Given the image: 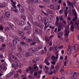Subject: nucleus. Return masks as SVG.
<instances>
[{"label":"nucleus","instance_id":"c756f323","mask_svg":"<svg viewBox=\"0 0 79 79\" xmlns=\"http://www.w3.org/2000/svg\"><path fill=\"white\" fill-rule=\"evenodd\" d=\"M71 50L72 53H74V52H75V49L74 48H71Z\"/></svg>","mask_w":79,"mask_h":79},{"label":"nucleus","instance_id":"f03ea898","mask_svg":"<svg viewBox=\"0 0 79 79\" xmlns=\"http://www.w3.org/2000/svg\"><path fill=\"white\" fill-rule=\"evenodd\" d=\"M18 35L20 36H22L21 37V39L22 40H27V38L26 37H24V33L23 31H19L18 33Z\"/></svg>","mask_w":79,"mask_h":79},{"label":"nucleus","instance_id":"f3484780","mask_svg":"<svg viewBox=\"0 0 79 79\" xmlns=\"http://www.w3.org/2000/svg\"><path fill=\"white\" fill-rule=\"evenodd\" d=\"M63 34V33L62 32H60L59 33H58V37L59 38H61V37H62V35Z\"/></svg>","mask_w":79,"mask_h":79},{"label":"nucleus","instance_id":"a211bd4d","mask_svg":"<svg viewBox=\"0 0 79 79\" xmlns=\"http://www.w3.org/2000/svg\"><path fill=\"white\" fill-rule=\"evenodd\" d=\"M19 10L21 13H23V12H24V10L23 9V8L22 6L19 7Z\"/></svg>","mask_w":79,"mask_h":79},{"label":"nucleus","instance_id":"c9c22d12","mask_svg":"<svg viewBox=\"0 0 79 79\" xmlns=\"http://www.w3.org/2000/svg\"><path fill=\"white\" fill-rule=\"evenodd\" d=\"M38 19L39 21H42V17L40 15L38 16Z\"/></svg>","mask_w":79,"mask_h":79},{"label":"nucleus","instance_id":"774afa93","mask_svg":"<svg viewBox=\"0 0 79 79\" xmlns=\"http://www.w3.org/2000/svg\"><path fill=\"white\" fill-rule=\"evenodd\" d=\"M67 20H71V17H67Z\"/></svg>","mask_w":79,"mask_h":79},{"label":"nucleus","instance_id":"603ef678","mask_svg":"<svg viewBox=\"0 0 79 79\" xmlns=\"http://www.w3.org/2000/svg\"><path fill=\"white\" fill-rule=\"evenodd\" d=\"M20 44H22V45H26V44L25 42L23 41L21 42Z\"/></svg>","mask_w":79,"mask_h":79},{"label":"nucleus","instance_id":"393cba45","mask_svg":"<svg viewBox=\"0 0 79 79\" xmlns=\"http://www.w3.org/2000/svg\"><path fill=\"white\" fill-rule=\"evenodd\" d=\"M50 59V57H47L46 60H45V63H47V61H48Z\"/></svg>","mask_w":79,"mask_h":79},{"label":"nucleus","instance_id":"412c9836","mask_svg":"<svg viewBox=\"0 0 79 79\" xmlns=\"http://www.w3.org/2000/svg\"><path fill=\"white\" fill-rule=\"evenodd\" d=\"M47 11L48 12V13H50V14H52V15H53L54 14L53 11L50 10L49 9H48Z\"/></svg>","mask_w":79,"mask_h":79},{"label":"nucleus","instance_id":"ea45409f","mask_svg":"<svg viewBox=\"0 0 79 79\" xmlns=\"http://www.w3.org/2000/svg\"><path fill=\"white\" fill-rule=\"evenodd\" d=\"M44 2L46 3H50V0H43Z\"/></svg>","mask_w":79,"mask_h":79},{"label":"nucleus","instance_id":"f704fd0d","mask_svg":"<svg viewBox=\"0 0 79 79\" xmlns=\"http://www.w3.org/2000/svg\"><path fill=\"white\" fill-rule=\"evenodd\" d=\"M5 5L3 4H0V8H5Z\"/></svg>","mask_w":79,"mask_h":79},{"label":"nucleus","instance_id":"37998d69","mask_svg":"<svg viewBox=\"0 0 79 79\" xmlns=\"http://www.w3.org/2000/svg\"><path fill=\"white\" fill-rule=\"evenodd\" d=\"M42 46H39L38 47V50H40V49H42Z\"/></svg>","mask_w":79,"mask_h":79},{"label":"nucleus","instance_id":"6e6552de","mask_svg":"<svg viewBox=\"0 0 79 79\" xmlns=\"http://www.w3.org/2000/svg\"><path fill=\"white\" fill-rule=\"evenodd\" d=\"M65 38H68V35H69V31L65 30Z\"/></svg>","mask_w":79,"mask_h":79},{"label":"nucleus","instance_id":"69168bd1","mask_svg":"<svg viewBox=\"0 0 79 79\" xmlns=\"http://www.w3.org/2000/svg\"><path fill=\"white\" fill-rule=\"evenodd\" d=\"M49 27L51 29H55L54 27H52V26H49Z\"/></svg>","mask_w":79,"mask_h":79},{"label":"nucleus","instance_id":"7c9ffc66","mask_svg":"<svg viewBox=\"0 0 79 79\" xmlns=\"http://www.w3.org/2000/svg\"><path fill=\"white\" fill-rule=\"evenodd\" d=\"M18 48L19 49V51L20 52H21L22 51H23V50L22 49V48L21 47V46H18Z\"/></svg>","mask_w":79,"mask_h":79},{"label":"nucleus","instance_id":"f257e3e1","mask_svg":"<svg viewBox=\"0 0 79 79\" xmlns=\"http://www.w3.org/2000/svg\"><path fill=\"white\" fill-rule=\"evenodd\" d=\"M33 31L36 34H39L40 35H42V32L41 30L38 28H34L33 29Z\"/></svg>","mask_w":79,"mask_h":79},{"label":"nucleus","instance_id":"49530a36","mask_svg":"<svg viewBox=\"0 0 79 79\" xmlns=\"http://www.w3.org/2000/svg\"><path fill=\"white\" fill-rule=\"evenodd\" d=\"M30 10L31 12H34V9L32 7H30Z\"/></svg>","mask_w":79,"mask_h":79},{"label":"nucleus","instance_id":"052dcab7","mask_svg":"<svg viewBox=\"0 0 79 79\" xmlns=\"http://www.w3.org/2000/svg\"><path fill=\"white\" fill-rule=\"evenodd\" d=\"M15 61H16L17 62H18L19 61L18 60V58H17V57H15Z\"/></svg>","mask_w":79,"mask_h":79},{"label":"nucleus","instance_id":"e2e57ef3","mask_svg":"<svg viewBox=\"0 0 79 79\" xmlns=\"http://www.w3.org/2000/svg\"><path fill=\"white\" fill-rule=\"evenodd\" d=\"M44 23H46V21H47V18L45 17L44 18Z\"/></svg>","mask_w":79,"mask_h":79},{"label":"nucleus","instance_id":"e433bc0d","mask_svg":"<svg viewBox=\"0 0 79 79\" xmlns=\"http://www.w3.org/2000/svg\"><path fill=\"white\" fill-rule=\"evenodd\" d=\"M49 7L51 8V9H52V10H54L55 9V8H54V6L53 5H51L49 6Z\"/></svg>","mask_w":79,"mask_h":79},{"label":"nucleus","instance_id":"58836bf2","mask_svg":"<svg viewBox=\"0 0 79 79\" xmlns=\"http://www.w3.org/2000/svg\"><path fill=\"white\" fill-rule=\"evenodd\" d=\"M16 56H18V57H19V58H21V57H22V56L21 55L17 53L16 54Z\"/></svg>","mask_w":79,"mask_h":79},{"label":"nucleus","instance_id":"6e6d98bb","mask_svg":"<svg viewBox=\"0 0 79 79\" xmlns=\"http://www.w3.org/2000/svg\"><path fill=\"white\" fill-rule=\"evenodd\" d=\"M41 54L44 55V54H45V51L44 50H42L41 52Z\"/></svg>","mask_w":79,"mask_h":79},{"label":"nucleus","instance_id":"a19ab883","mask_svg":"<svg viewBox=\"0 0 79 79\" xmlns=\"http://www.w3.org/2000/svg\"><path fill=\"white\" fill-rule=\"evenodd\" d=\"M13 19H14V20L15 21V22H18V21H19L18 19L17 18H13Z\"/></svg>","mask_w":79,"mask_h":79},{"label":"nucleus","instance_id":"4d7b16f0","mask_svg":"<svg viewBox=\"0 0 79 79\" xmlns=\"http://www.w3.org/2000/svg\"><path fill=\"white\" fill-rule=\"evenodd\" d=\"M18 74H16L14 75V77H18L19 76Z\"/></svg>","mask_w":79,"mask_h":79},{"label":"nucleus","instance_id":"ddd939ff","mask_svg":"<svg viewBox=\"0 0 79 79\" xmlns=\"http://www.w3.org/2000/svg\"><path fill=\"white\" fill-rule=\"evenodd\" d=\"M7 68L5 66H3L2 68L1 69V71L2 73H3L5 70H6Z\"/></svg>","mask_w":79,"mask_h":79},{"label":"nucleus","instance_id":"5701e85b","mask_svg":"<svg viewBox=\"0 0 79 79\" xmlns=\"http://www.w3.org/2000/svg\"><path fill=\"white\" fill-rule=\"evenodd\" d=\"M27 40L28 42H29V43H30V44H31V43H32V42H33V40H32V39H28Z\"/></svg>","mask_w":79,"mask_h":79},{"label":"nucleus","instance_id":"4be33fe9","mask_svg":"<svg viewBox=\"0 0 79 79\" xmlns=\"http://www.w3.org/2000/svg\"><path fill=\"white\" fill-rule=\"evenodd\" d=\"M12 42L13 43L14 45H16L17 43H18V42H17V41H16V40L15 39L13 40Z\"/></svg>","mask_w":79,"mask_h":79},{"label":"nucleus","instance_id":"864d4df0","mask_svg":"<svg viewBox=\"0 0 79 79\" xmlns=\"http://www.w3.org/2000/svg\"><path fill=\"white\" fill-rule=\"evenodd\" d=\"M58 25H59V28L61 29V28H62V25L61 24H60V23H59Z\"/></svg>","mask_w":79,"mask_h":79},{"label":"nucleus","instance_id":"9b49d317","mask_svg":"<svg viewBox=\"0 0 79 79\" xmlns=\"http://www.w3.org/2000/svg\"><path fill=\"white\" fill-rule=\"evenodd\" d=\"M60 19H59V18L58 17V16L56 17V26H58V25H59V20Z\"/></svg>","mask_w":79,"mask_h":79},{"label":"nucleus","instance_id":"b1692460","mask_svg":"<svg viewBox=\"0 0 79 79\" xmlns=\"http://www.w3.org/2000/svg\"><path fill=\"white\" fill-rule=\"evenodd\" d=\"M12 74H11V73H9L7 74L6 76V78H7V79H8V78H10V77L11 76Z\"/></svg>","mask_w":79,"mask_h":79},{"label":"nucleus","instance_id":"5fc2aeb1","mask_svg":"<svg viewBox=\"0 0 79 79\" xmlns=\"http://www.w3.org/2000/svg\"><path fill=\"white\" fill-rule=\"evenodd\" d=\"M19 72L20 74L21 73V69H19L17 71L18 73Z\"/></svg>","mask_w":79,"mask_h":79},{"label":"nucleus","instance_id":"bf43d9fd","mask_svg":"<svg viewBox=\"0 0 79 79\" xmlns=\"http://www.w3.org/2000/svg\"><path fill=\"white\" fill-rule=\"evenodd\" d=\"M63 10H61L59 11V13H60V14H62V13H63Z\"/></svg>","mask_w":79,"mask_h":79},{"label":"nucleus","instance_id":"4c0bfd02","mask_svg":"<svg viewBox=\"0 0 79 79\" xmlns=\"http://www.w3.org/2000/svg\"><path fill=\"white\" fill-rule=\"evenodd\" d=\"M50 71H51L50 72H49L48 73V74H50V75H52L53 74V71H52V69H50Z\"/></svg>","mask_w":79,"mask_h":79},{"label":"nucleus","instance_id":"72a5a7b5","mask_svg":"<svg viewBox=\"0 0 79 79\" xmlns=\"http://www.w3.org/2000/svg\"><path fill=\"white\" fill-rule=\"evenodd\" d=\"M30 53L28 52H27L25 54V56L26 57H27V56H30Z\"/></svg>","mask_w":79,"mask_h":79},{"label":"nucleus","instance_id":"6ab92c4d","mask_svg":"<svg viewBox=\"0 0 79 79\" xmlns=\"http://www.w3.org/2000/svg\"><path fill=\"white\" fill-rule=\"evenodd\" d=\"M73 47L75 50H77L79 48V45L77 44H76L74 45Z\"/></svg>","mask_w":79,"mask_h":79},{"label":"nucleus","instance_id":"f8f14e48","mask_svg":"<svg viewBox=\"0 0 79 79\" xmlns=\"http://www.w3.org/2000/svg\"><path fill=\"white\" fill-rule=\"evenodd\" d=\"M68 7H66V10H64L65 16H66L68 15Z\"/></svg>","mask_w":79,"mask_h":79},{"label":"nucleus","instance_id":"20e7f679","mask_svg":"<svg viewBox=\"0 0 79 79\" xmlns=\"http://www.w3.org/2000/svg\"><path fill=\"white\" fill-rule=\"evenodd\" d=\"M16 3V2H14L12 3V6H13V7H12L11 9H12V11H14L15 13H17L18 12V10L16 9V6L15 5Z\"/></svg>","mask_w":79,"mask_h":79},{"label":"nucleus","instance_id":"473e14b6","mask_svg":"<svg viewBox=\"0 0 79 79\" xmlns=\"http://www.w3.org/2000/svg\"><path fill=\"white\" fill-rule=\"evenodd\" d=\"M31 1L33 3H38L39 1L38 0H31Z\"/></svg>","mask_w":79,"mask_h":79},{"label":"nucleus","instance_id":"aec40b11","mask_svg":"<svg viewBox=\"0 0 79 79\" xmlns=\"http://www.w3.org/2000/svg\"><path fill=\"white\" fill-rule=\"evenodd\" d=\"M36 65H37V64H34V69H33L32 70L33 72H34V71H35V69H36V68H37V66H36Z\"/></svg>","mask_w":79,"mask_h":79},{"label":"nucleus","instance_id":"a18cd8bd","mask_svg":"<svg viewBox=\"0 0 79 79\" xmlns=\"http://www.w3.org/2000/svg\"><path fill=\"white\" fill-rule=\"evenodd\" d=\"M21 17V18H22V19H23V20L24 21H25V20H26V16H24V15L22 16Z\"/></svg>","mask_w":79,"mask_h":79},{"label":"nucleus","instance_id":"39448f33","mask_svg":"<svg viewBox=\"0 0 79 79\" xmlns=\"http://www.w3.org/2000/svg\"><path fill=\"white\" fill-rule=\"evenodd\" d=\"M11 15V13L10 12L7 11L5 13V19H8Z\"/></svg>","mask_w":79,"mask_h":79},{"label":"nucleus","instance_id":"3c124183","mask_svg":"<svg viewBox=\"0 0 79 79\" xmlns=\"http://www.w3.org/2000/svg\"><path fill=\"white\" fill-rule=\"evenodd\" d=\"M67 62H68V60H67V61H65L64 63V65L65 66H67V65L66 64L67 63Z\"/></svg>","mask_w":79,"mask_h":79},{"label":"nucleus","instance_id":"423d86ee","mask_svg":"<svg viewBox=\"0 0 79 79\" xmlns=\"http://www.w3.org/2000/svg\"><path fill=\"white\" fill-rule=\"evenodd\" d=\"M58 54H56V57L54 56H52L51 58V60L53 61H55L56 62V61L58 59Z\"/></svg>","mask_w":79,"mask_h":79},{"label":"nucleus","instance_id":"0eeeda50","mask_svg":"<svg viewBox=\"0 0 79 79\" xmlns=\"http://www.w3.org/2000/svg\"><path fill=\"white\" fill-rule=\"evenodd\" d=\"M61 63L60 62H59L57 63V65L55 67V69L58 70L61 67Z\"/></svg>","mask_w":79,"mask_h":79},{"label":"nucleus","instance_id":"79ce46f5","mask_svg":"<svg viewBox=\"0 0 79 79\" xmlns=\"http://www.w3.org/2000/svg\"><path fill=\"white\" fill-rule=\"evenodd\" d=\"M36 40L37 43H40V40H39V39H38L37 40V39L35 38H34V40Z\"/></svg>","mask_w":79,"mask_h":79},{"label":"nucleus","instance_id":"1a4fd4ad","mask_svg":"<svg viewBox=\"0 0 79 79\" xmlns=\"http://www.w3.org/2000/svg\"><path fill=\"white\" fill-rule=\"evenodd\" d=\"M68 49H67V53L69 55H71L72 53L71 50V46H69L68 47Z\"/></svg>","mask_w":79,"mask_h":79},{"label":"nucleus","instance_id":"dca6fc26","mask_svg":"<svg viewBox=\"0 0 79 79\" xmlns=\"http://www.w3.org/2000/svg\"><path fill=\"white\" fill-rule=\"evenodd\" d=\"M9 25L10 27L12 30H13L15 29V27L13 24L10 23L9 24Z\"/></svg>","mask_w":79,"mask_h":79},{"label":"nucleus","instance_id":"8fccbe9b","mask_svg":"<svg viewBox=\"0 0 79 79\" xmlns=\"http://www.w3.org/2000/svg\"><path fill=\"white\" fill-rule=\"evenodd\" d=\"M27 33L28 35H29L31 34V31L28 30L27 31Z\"/></svg>","mask_w":79,"mask_h":79},{"label":"nucleus","instance_id":"cd10ccee","mask_svg":"<svg viewBox=\"0 0 79 79\" xmlns=\"http://www.w3.org/2000/svg\"><path fill=\"white\" fill-rule=\"evenodd\" d=\"M0 22L1 23H4V20H3V17H2L0 19Z\"/></svg>","mask_w":79,"mask_h":79},{"label":"nucleus","instance_id":"2eb2a0df","mask_svg":"<svg viewBox=\"0 0 79 79\" xmlns=\"http://www.w3.org/2000/svg\"><path fill=\"white\" fill-rule=\"evenodd\" d=\"M24 23L23 21H20L18 23V25H20L21 26H23V25H24Z\"/></svg>","mask_w":79,"mask_h":79},{"label":"nucleus","instance_id":"0e129e2a","mask_svg":"<svg viewBox=\"0 0 79 79\" xmlns=\"http://www.w3.org/2000/svg\"><path fill=\"white\" fill-rule=\"evenodd\" d=\"M63 48V45L58 47V48H59V49H62Z\"/></svg>","mask_w":79,"mask_h":79},{"label":"nucleus","instance_id":"bb28decb","mask_svg":"<svg viewBox=\"0 0 79 79\" xmlns=\"http://www.w3.org/2000/svg\"><path fill=\"white\" fill-rule=\"evenodd\" d=\"M70 28V30L72 31H74V27L73 25L71 26Z\"/></svg>","mask_w":79,"mask_h":79},{"label":"nucleus","instance_id":"09e8293b","mask_svg":"<svg viewBox=\"0 0 79 79\" xmlns=\"http://www.w3.org/2000/svg\"><path fill=\"white\" fill-rule=\"evenodd\" d=\"M68 5H69L70 6H72L73 4L72 3V2H68Z\"/></svg>","mask_w":79,"mask_h":79},{"label":"nucleus","instance_id":"c85d7f7f","mask_svg":"<svg viewBox=\"0 0 79 79\" xmlns=\"http://www.w3.org/2000/svg\"><path fill=\"white\" fill-rule=\"evenodd\" d=\"M37 61V60L36 59H34L32 60V62L33 63H36Z\"/></svg>","mask_w":79,"mask_h":79},{"label":"nucleus","instance_id":"338daca9","mask_svg":"<svg viewBox=\"0 0 79 79\" xmlns=\"http://www.w3.org/2000/svg\"><path fill=\"white\" fill-rule=\"evenodd\" d=\"M60 71L61 73H62L63 72H64V69H63L61 68V69L60 70Z\"/></svg>","mask_w":79,"mask_h":79},{"label":"nucleus","instance_id":"a878e982","mask_svg":"<svg viewBox=\"0 0 79 79\" xmlns=\"http://www.w3.org/2000/svg\"><path fill=\"white\" fill-rule=\"evenodd\" d=\"M27 2L30 5H33V3L31 2V1L30 0H27Z\"/></svg>","mask_w":79,"mask_h":79},{"label":"nucleus","instance_id":"2f4dec72","mask_svg":"<svg viewBox=\"0 0 79 79\" xmlns=\"http://www.w3.org/2000/svg\"><path fill=\"white\" fill-rule=\"evenodd\" d=\"M28 19L31 21H33V19L31 15H30L29 17H28Z\"/></svg>","mask_w":79,"mask_h":79},{"label":"nucleus","instance_id":"680f3d73","mask_svg":"<svg viewBox=\"0 0 79 79\" xmlns=\"http://www.w3.org/2000/svg\"><path fill=\"white\" fill-rule=\"evenodd\" d=\"M3 27L2 26H0V30L1 31H3Z\"/></svg>","mask_w":79,"mask_h":79},{"label":"nucleus","instance_id":"4468645a","mask_svg":"<svg viewBox=\"0 0 79 79\" xmlns=\"http://www.w3.org/2000/svg\"><path fill=\"white\" fill-rule=\"evenodd\" d=\"M9 56H10V60L11 61H13V60H14V59H15V56H14L13 55L10 54Z\"/></svg>","mask_w":79,"mask_h":79},{"label":"nucleus","instance_id":"7ed1b4c3","mask_svg":"<svg viewBox=\"0 0 79 79\" xmlns=\"http://www.w3.org/2000/svg\"><path fill=\"white\" fill-rule=\"evenodd\" d=\"M37 48H31L28 49V52L30 53H35L37 51H38L37 49Z\"/></svg>","mask_w":79,"mask_h":79},{"label":"nucleus","instance_id":"c03bdc74","mask_svg":"<svg viewBox=\"0 0 79 79\" xmlns=\"http://www.w3.org/2000/svg\"><path fill=\"white\" fill-rule=\"evenodd\" d=\"M35 44H36V42H34V40H33V42H32L31 44H30V45H35Z\"/></svg>","mask_w":79,"mask_h":79},{"label":"nucleus","instance_id":"de8ad7c7","mask_svg":"<svg viewBox=\"0 0 79 79\" xmlns=\"http://www.w3.org/2000/svg\"><path fill=\"white\" fill-rule=\"evenodd\" d=\"M5 29L6 30V31H10V29L9 28V27H6L5 28Z\"/></svg>","mask_w":79,"mask_h":79},{"label":"nucleus","instance_id":"9d476101","mask_svg":"<svg viewBox=\"0 0 79 79\" xmlns=\"http://www.w3.org/2000/svg\"><path fill=\"white\" fill-rule=\"evenodd\" d=\"M35 24L37 26L40 28H43V25L42 24H40L39 23L37 22H35Z\"/></svg>","mask_w":79,"mask_h":79},{"label":"nucleus","instance_id":"13d9d810","mask_svg":"<svg viewBox=\"0 0 79 79\" xmlns=\"http://www.w3.org/2000/svg\"><path fill=\"white\" fill-rule=\"evenodd\" d=\"M57 46L54 47H53V48L54 50H55L56 51V49H57Z\"/></svg>","mask_w":79,"mask_h":79}]
</instances>
